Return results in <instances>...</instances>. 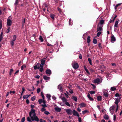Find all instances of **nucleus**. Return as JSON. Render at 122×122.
<instances>
[{
    "instance_id": "nucleus-1",
    "label": "nucleus",
    "mask_w": 122,
    "mask_h": 122,
    "mask_svg": "<svg viewBox=\"0 0 122 122\" xmlns=\"http://www.w3.org/2000/svg\"><path fill=\"white\" fill-rule=\"evenodd\" d=\"M35 111L34 109H32L30 112L29 115L32 121H35L38 122L39 120L37 117L36 116Z\"/></svg>"
},
{
    "instance_id": "nucleus-2",
    "label": "nucleus",
    "mask_w": 122,
    "mask_h": 122,
    "mask_svg": "<svg viewBox=\"0 0 122 122\" xmlns=\"http://www.w3.org/2000/svg\"><path fill=\"white\" fill-rule=\"evenodd\" d=\"M98 77L94 80V82L97 84H99L100 83H101L102 81V78L100 76L98 75L97 76Z\"/></svg>"
},
{
    "instance_id": "nucleus-3",
    "label": "nucleus",
    "mask_w": 122,
    "mask_h": 122,
    "mask_svg": "<svg viewBox=\"0 0 122 122\" xmlns=\"http://www.w3.org/2000/svg\"><path fill=\"white\" fill-rule=\"evenodd\" d=\"M61 99L63 103H63H61V106H64L65 104L68 107L70 106V105L68 102H67V100L65 97H62L61 98Z\"/></svg>"
},
{
    "instance_id": "nucleus-4",
    "label": "nucleus",
    "mask_w": 122,
    "mask_h": 122,
    "mask_svg": "<svg viewBox=\"0 0 122 122\" xmlns=\"http://www.w3.org/2000/svg\"><path fill=\"white\" fill-rule=\"evenodd\" d=\"M121 98V97H119L118 98H115V100L114 102V103L116 104V109L115 110V112H117L118 110V104L120 102V100Z\"/></svg>"
},
{
    "instance_id": "nucleus-5",
    "label": "nucleus",
    "mask_w": 122,
    "mask_h": 122,
    "mask_svg": "<svg viewBox=\"0 0 122 122\" xmlns=\"http://www.w3.org/2000/svg\"><path fill=\"white\" fill-rule=\"evenodd\" d=\"M115 109H116V105H114L110 107L109 110L111 114L113 115V114Z\"/></svg>"
},
{
    "instance_id": "nucleus-6",
    "label": "nucleus",
    "mask_w": 122,
    "mask_h": 122,
    "mask_svg": "<svg viewBox=\"0 0 122 122\" xmlns=\"http://www.w3.org/2000/svg\"><path fill=\"white\" fill-rule=\"evenodd\" d=\"M72 66L73 68L75 69H78L79 67L78 64L74 61H73L72 62Z\"/></svg>"
},
{
    "instance_id": "nucleus-7",
    "label": "nucleus",
    "mask_w": 122,
    "mask_h": 122,
    "mask_svg": "<svg viewBox=\"0 0 122 122\" xmlns=\"http://www.w3.org/2000/svg\"><path fill=\"white\" fill-rule=\"evenodd\" d=\"M103 26L100 25L99 24H98L97 26V31H102V27Z\"/></svg>"
},
{
    "instance_id": "nucleus-8",
    "label": "nucleus",
    "mask_w": 122,
    "mask_h": 122,
    "mask_svg": "<svg viewBox=\"0 0 122 122\" xmlns=\"http://www.w3.org/2000/svg\"><path fill=\"white\" fill-rule=\"evenodd\" d=\"M72 113L74 116H76L78 117H79V115L78 112L76 111L75 110H73L72 111Z\"/></svg>"
},
{
    "instance_id": "nucleus-9",
    "label": "nucleus",
    "mask_w": 122,
    "mask_h": 122,
    "mask_svg": "<svg viewBox=\"0 0 122 122\" xmlns=\"http://www.w3.org/2000/svg\"><path fill=\"white\" fill-rule=\"evenodd\" d=\"M103 94L105 97H107L108 96V92L106 90H104L103 92Z\"/></svg>"
},
{
    "instance_id": "nucleus-10",
    "label": "nucleus",
    "mask_w": 122,
    "mask_h": 122,
    "mask_svg": "<svg viewBox=\"0 0 122 122\" xmlns=\"http://www.w3.org/2000/svg\"><path fill=\"white\" fill-rule=\"evenodd\" d=\"M65 110L66 113L69 115H71L72 111L71 109H65Z\"/></svg>"
},
{
    "instance_id": "nucleus-11",
    "label": "nucleus",
    "mask_w": 122,
    "mask_h": 122,
    "mask_svg": "<svg viewBox=\"0 0 122 122\" xmlns=\"http://www.w3.org/2000/svg\"><path fill=\"white\" fill-rule=\"evenodd\" d=\"M12 21L10 19L8 18L7 20V25L8 26H10L11 24Z\"/></svg>"
},
{
    "instance_id": "nucleus-12",
    "label": "nucleus",
    "mask_w": 122,
    "mask_h": 122,
    "mask_svg": "<svg viewBox=\"0 0 122 122\" xmlns=\"http://www.w3.org/2000/svg\"><path fill=\"white\" fill-rule=\"evenodd\" d=\"M111 42L112 43H114L116 41L115 38L113 35H112L111 38Z\"/></svg>"
},
{
    "instance_id": "nucleus-13",
    "label": "nucleus",
    "mask_w": 122,
    "mask_h": 122,
    "mask_svg": "<svg viewBox=\"0 0 122 122\" xmlns=\"http://www.w3.org/2000/svg\"><path fill=\"white\" fill-rule=\"evenodd\" d=\"M79 106L80 108L85 107L86 106V104L82 102L79 104Z\"/></svg>"
},
{
    "instance_id": "nucleus-14",
    "label": "nucleus",
    "mask_w": 122,
    "mask_h": 122,
    "mask_svg": "<svg viewBox=\"0 0 122 122\" xmlns=\"http://www.w3.org/2000/svg\"><path fill=\"white\" fill-rule=\"evenodd\" d=\"M46 73L47 75H50L51 73V70L48 69L46 71Z\"/></svg>"
},
{
    "instance_id": "nucleus-15",
    "label": "nucleus",
    "mask_w": 122,
    "mask_h": 122,
    "mask_svg": "<svg viewBox=\"0 0 122 122\" xmlns=\"http://www.w3.org/2000/svg\"><path fill=\"white\" fill-rule=\"evenodd\" d=\"M104 20H102L100 21L99 22L98 24H99L100 25L103 26V25L104 24Z\"/></svg>"
},
{
    "instance_id": "nucleus-16",
    "label": "nucleus",
    "mask_w": 122,
    "mask_h": 122,
    "mask_svg": "<svg viewBox=\"0 0 122 122\" xmlns=\"http://www.w3.org/2000/svg\"><path fill=\"white\" fill-rule=\"evenodd\" d=\"M119 20V19H117V20L116 21L114 25V27H115L117 28L118 27V22Z\"/></svg>"
},
{
    "instance_id": "nucleus-17",
    "label": "nucleus",
    "mask_w": 122,
    "mask_h": 122,
    "mask_svg": "<svg viewBox=\"0 0 122 122\" xmlns=\"http://www.w3.org/2000/svg\"><path fill=\"white\" fill-rule=\"evenodd\" d=\"M87 97L91 101H93L94 99L92 97H90V95L89 93H88L87 95Z\"/></svg>"
},
{
    "instance_id": "nucleus-18",
    "label": "nucleus",
    "mask_w": 122,
    "mask_h": 122,
    "mask_svg": "<svg viewBox=\"0 0 122 122\" xmlns=\"http://www.w3.org/2000/svg\"><path fill=\"white\" fill-rule=\"evenodd\" d=\"M55 109L56 112H60L61 110V109L60 108H59L58 107H57L55 108Z\"/></svg>"
},
{
    "instance_id": "nucleus-19",
    "label": "nucleus",
    "mask_w": 122,
    "mask_h": 122,
    "mask_svg": "<svg viewBox=\"0 0 122 122\" xmlns=\"http://www.w3.org/2000/svg\"><path fill=\"white\" fill-rule=\"evenodd\" d=\"M103 118L106 120H108L109 118V117L108 115L105 114L103 116Z\"/></svg>"
},
{
    "instance_id": "nucleus-20",
    "label": "nucleus",
    "mask_w": 122,
    "mask_h": 122,
    "mask_svg": "<svg viewBox=\"0 0 122 122\" xmlns=\"http://www.w3.org/2000/svg\"><path fill=\"white\" fill-rule=\"evenodd\" d=\"M43 77L44 79L46 80H48L50 78V77H48L46 76H44Z\"/></svg>"
},
{
    "instance_id": "nucleus-21",
    "label": "nucleus",
    "mask_w": 122,
    "mask_h": 122,
    "mask_svg": "<svg viewBox=\"0 0 122 122\" xmlns=\"http://www.w3.org/2000/svg\"><path fill=\"white\" fill-rule=\"evenodd\" d=\"M97 100L98 101H101L102 99V97L100 96H99L97 97Z\"/></svg>"
},
{
    "instance_id": "nucleus-22",
    "label": "nucleus",
    "mask_w": 122,
    "mask_h": 122,
    "mask_svg": "<svg viewBox=\"0 0 122 122\" xmlns=\"http://www.w3.org/2000/svg\"><path fill=\"white\" fill-rule=\"evenodd\" d=\"M91 41L90 37V36H88L87 37V41L88 43H89Z\"/></svg>"
},
{
    "instance_id": "nucleus-23",
    "label": "nucleus",
    "mask_w": 122,
    "mask_h": 122,
    "mask_svg": "<svg viewBox=\"0 0 122 122\" xmlns=\"http://www.w3.org/2000/svg\"><path fill=\"white\" fill-rule=\"evenodd\" d=\"M88 60L89 62L90 65H92V61L91 59L90 58H88Z\"/></svg>"
},
{
    "instance_id": "nucleus-24",
    "label": "nucleus",
    "mask_w": 122,
    "mask_h": 122,
    "mask_svg": "<svg viewBox=\"0 0 122 122\" xmlns=\"http://www.w3.org/2000/svg\"><path fill=\"white\" fill-rule=\"evenodd\" d=\"M84 69H85V70L86 71V72L88 73L89 74V73L87 69V68L86 67V66H84Z\"/></svg>"
},
{
    "instance_id": "nucleus-25",
    "label": "nucleus",
    "mask_w": 122,
    "mask_h": 122,
    "mask_svg": "<svg viewBox=\"0 0 122 122\" xmlns=\"http://www.w3.org/2000/svg\"><path fill=\"white\" fill-rule=\"evenodd\" d=\"M45 63V59H44L41 61V64H44Z\"/></svg>"
},
{
    "instance_id": "nucleus-26",
    "label": "nucleus",
    "mask_w": 122,
    "mask_h": 122,
    "mask_svg": "<svg viewBox=\"0 0 122 122\" xmlns=\"http://www.w3.org/2000/svg\"><path fill=\"white\" fill-rule=\"evenodd\" d=\"M89 92L91 94H95V92L94 91H90Z\"/></svg>"
},
{
    "instance_id": "nucleus-27",
    "label": "nucleus",
    "mask_w": 122,
    "mask_h": 122,
    "mask_svg": "<svg viewBox=\"0 0 122 122\" xmlns=\"http://www.w3.org/2000/svg\"><path fill=\"white\" fill-rule=\"evenodd\" d=\"M102 31H99L98 32L97 34V36L99 37L100 35L101 34L102 32Z\"/></svg>"
},
{
    "instance_id": "nucleus-28",
    "label": "nucleus",
    "mask_w": 122,
    "mask_h": 122,
    "mask_svg": "<svg viewBox=\"0 0 122 122\" xmlns=\"http://www.w3.org/2000/svg\"><path fill=\"white\" fill-rule=\"evenodd\" d=\"M72 99L75 102H77V98L75 97H72Z\"/></svg>"
},
{
    "instance_id": "nucleus-29",
    "label": "nucleus",
    "mask_w": 122,
    "mask_h": 122,
    "mask_svg": "<svg viewBox=\"0 0 122 122\" xmlns=\"http://www.w3.org/2000/svg\"><path fill=\"white\" fill-rule=\"evenodd\" d=\"M16 36L15 35H14L13 36V40H12V41H15L16 40Z\"/></svg>"
},
{
    "instance_id": "nucleus-30",
    "label": "nucleus",
    "mask_w": 122,
    "mask_h": 122,
    "mask_svg": "<svg viewBox=\"0 0 122 122\" xmlns=\"http://www.w3.org/2000/svg\"><path fill=\"white\" fill-rule=\"evenodd\" d=\"M93 43L95 44H96L97 43V40L96 39H94L93 40Z\"/></svg>"
},
{
    "instance_id": "nucleus-31",
    "label": "nucleus",
    "mask_w": 122,
    "mask_h": 122,
    "mask_svg": "<svg viewBox=\"0 0 122 122\" xmlns=\"http://www.w3.org/2000/svg\"><path fill=\"white\" fill-rule=\"evenodd\" d=\"M116 87H111V89L112 91H114L116 90Z\"/></svg>"
},
{
    "instance_id": "nucleus-32",
    "label": "nucleus",
    "mask_w": 122,
    "mask_h": 122,
    "mask_svg": "<svg viewBox=\"0 0 122 122\" xmlns=\"http://www.w3.org/2000/svg\"><path fill=\"white\" fill-rule=\"evenodd\" d=\"M69 24L70 25H72V21L71 20V19H70L69 20Z\"/></svg>"
},
{
    "instance_id": "nucleus-33",
    "label": "nucleus",
    "mask_w": 122,
    "mask_h": 122,
    "mask_svg": "<svg viewBox=\"0 0 122 122\" xmlns=\"http://www.w3.org/2000/svg\"><path fill=\"white\" fill-rule=\"evenodd\" d=\"M39 39L41 42H43L44 41L42 37L41 36H40Z\"/></svg>"
},
{
    "instance_id": "nucleus-34",
    "label": "nucleus",
    "mask_w": 122,
    "mask_h": 122,
    "mask_svg": "<svg viewBox=\"0 0 122 122\" xmlns=\"http://www.w3.org/2000/svg\"><path fill=\"white\" fill-rule=\"evenodd\" d=\"M29 97L28 95H27L25 96H23V98L25 99L28 98Z\"/></svg>"
},
{
    "instance_id": "nucleus-35",
    "label": "nucleus",
    "mask_w": 122,
    "mask_h": 122,
    "mask_svg": "<svg viewBox=\"0 0 122 122\" xmlns=\"http://www.w3.org/2000/svg\"><path fill=\"white\" fill-rule=\"evenodd\" d=\"M51 97V96L50 95L47 94L46 95V97L47 98H48V100H50V98Z\"/></svg>"
},
{
    "instance_id": "nucleus-36",
    "label": "nucleus",
    "mask_w": 122,
    "mask_h": 122,
    "mask_svg": "<svg viewBox=\"0 0 122 122\" xmlns=\"http://www.w3.org/2000/svg\"><path fill=\"white\" fill-rule=\"evenodd\" d=\"M10 31V27H8V29L6 30V32L7 33H8Z\"/></svg>"
},
{
    "instance_id": "nucleus-37",
    "label": "nucleus",
    "mask_w": 122,
    "mask_h": 122,
    "mask_svg": "<svg viewBox=\"0 0 122 122\" xmlns=\"http://www.w3.org/2000/svg\"><path fill=\"white\" fill-rule=\"evenodd\" d=\"M13 70L12 69H10V71L9 72V74L10 76L11 75V74L13 72Z\"/></svg>"
},
{
    "instance_id": "nucleus-38",
    "label": "nucleus",
    "mask_w": 122,
    "mask_h": 122,
    "mask_svg": "<svg viewBox=\"0 0 122 122\" xmlns=\"http://www.w3.org/2000/svg\"><path fill=\"white\" fill-rule=\"evenodd\" d=\"M54 15L53 14H51L50 15V17L52 19H54Z\"/></svg>"
},
{
    "instance_id": "nucleus-39",
    "label": "nucleus",
    "mask_w": 122,
    "mask_h": 122,
    "mask_svg": "<svg viewBox=\"0 0 122 122\" xmlns=\"http://www.w3.org/2000/svg\"><path fill=\"white\" fill-rule=\"evenodd\" d=\"M22 20H23L22 21V25H23V26L24 25V24L25 23V19H24L23 18Z\"/></svg>"
},
{
    "instance_id": "nucleus-40",
    "label": "nucleus",
    "mask_w": 122,
    "mask_h": 122,
    "mask_svg": "<svg viewBox=\"0 0 122 122\" xmlns=\"http://www.w3.org/2000/svg\"><path fill=\"white\" fill-rule=\"evenodd\" d=\"M43 100L42 99H40L38 101V102L39 104H41Z\"/></svg>"
},
{
    "instance_id": "nucleus-41",
    "label": "nucleus",
    "mask_w": 122,
    "mask_h": 122,
    "mask_svg": "<svg viewBox=\"0 0 122 122\" xmlns=\"http://www.w3.org/2000/svg\"><path fill=\"white\" fill-rule=\"evenodd\" d=\"M26 67V66L25 65H23L22 66H21V70H23L24 68H25Z\"/></svg>"
},
{
    "instance_id": "nucleus-42",
    "label": "nucleus",
    "mask_w": 122,
    "mask_h": 122,
    "mask_svg": "<svg viewBox=\"0 0 122 122\" xmlns=\"http://www.w3.org/2000/svg\"><path fill=\"white\" fill-rule=\"evenodd\" d=\"M69 92L71 93V94H72L73 93V90L71 89H69Z\"/></svg>"
},
{
    "instance_id": "nucleus-43",
    "label": "nucleus",
    "mask_w": 122,
    "mask_h": 122,
    "mask_svg": "<svg viewBox=\"0 0 122 122\" xmlns=\"http://www.w3.org/2000/svg\"><path fill=\"white\" fill-rule=\"evenodd\" d=\"M88 112V111L86 110H85L84 111H83L82 112V113L83 114H84L85 113H86Z\"/></svg>"
},
{
    "instance_id": "nucleus-44",
    "label": "nucleus",
    "mask_w": 122,
    "mask_h": 122,
    "mask_svg": "<svg viewBox=\"0 0 122 122\" xmlns=\"http://www.w3.org/2000/svg\"><path fill=\"white\" fill-rule=\"evenodd\" d=\"M116 115L114 114L113 115V120L114 121H116Z\"/></svg>"
},
{
    "instance_id": "nucleus-45",
    "label": "nucleus",
    "mask_w": 122,
    "mask_h": 122,
    "mask_svg": "<svg viewBox=\"0 0 122 122\" xmlns=\"http://www.w3.org/2000/svg\"><path fill=\"white\" fill-rule=\"evenodd\" d=\"M41 96H42V98H43V99H44V95L43 94L42 92H41Z\"/></svg>"
},
{
    "instance_id": "nucleus-46",
    "label": "nucleus",
    "mask_w": 122,
    "mask_h": 122,
    "mask_svg": "<svg viewBox=\"0 0 122 122\" xmlns=\"http://www.w3.org/2000/svg\"><path fill=\"white\" fill-rule=\"evenodd\" d=\"M27 121L28 122H31L30 118L29 117H28L27 118Z\"/></svg>"
},
{
    "instance_id": "nucleus-47",
    "label": "nucleus",
    "mask_w": 122,
    "mask_h": 122,
    "mask_svg": "<svg viewBox=\"0 0 122 122\" xmlns=\"http://www.w3.org/2000/svg\"><path fill=\"white\" fill-rule=\"evenodd\" d=\"M58 88L61 91V85H58Z\"/></svg>"
},
{
    "instance_id": "nucleus-48",
    "label": "nucleus",
    "mask_w": 122,
    "mask_h": 122,
    "mask_svg": "<svg viewBox=\"0 0 122 122\" xmlns=\"http://www.w3.org/2000/svg\"><path fill=\"white\" fill-rule=\"evenodd\" d=\"M115 96L116 97H120V95L118 93H117L115 94Z\"/></svg>"
},
{
    "instance_id": "nucleus-49",
    "label": "nucleus",
    "mask_w": 122,
    "mask_h": 122,
    "mask_svg": "<svg viewBox=\"0 0 122 122\" xmlns=\"http://www.w3.org/2000/svg\"><path fill=\"white\" fill-rule=\"evenodd\" d=\"M14 41H11L10 42L11 45V46H13L14 45Z\"/></svg>"
},
{
    "instance_id": "nucleus-50",
    "label": "nucleus",
    "mask_w": 122,
    "mask_h": 122,
    "mask_svg": "<svg viewBox=\"0 0 122 122\" xmlns=\"http://www.w3.org/2000/svg\"><path fill=\"white\" fill-rule=\"evenodd\" d=\"M79 58L80 59H82V55L81 54H79Z\"/></svg>"
},
{
    "instance_id": "nucleus-51",
    "label": "nucleus",
    "mask_w": 122,
    "mask_h": 122,
    "mask_svg": "<svg viewBox=\"0 0 122 122\" xmlns=\"http://www.w3.org/2000/svg\"><path fill=\"white\" fill-rule=\"evenodd\" d=\"M41 105L44 108L45 107H47V106L45 104H42Z\"/></svg>"
},
{
    "instance_id": "nucleus-52",
    "label": "nucleus",
    "mask_w": 122,
    "mask_h": 122,
    "mask_svg": "<svg viewBox=\"0 0 122 122\" xmlns=\"http://www.w3.org/2000/svg\"><path fill=\"white\" fill-rule=\"evenodd\" d=\"M98 46L100 49H101L102 48L101 44V43H99L98 44Z\"/></svg>"
},
{
    "instance_id": "nucleus-53",
    "label": "nucleus",
    "mask_w": 122,
    "mask_h": 122,
    "mask_svg": "<svg viewBox=\"0 0 122 122\" xmlns=\"http://www.w3.org/2000/svg\"><path fill=\"white\" fill-rule=\"evenodd\" d=\"M25 117H23L21 119V121L22 122H24L25 121Z\"/></svg>"
},
{
    "instance_id": "nucleus-54",
    "label": "nucleus",
    "mask_w": 122,
    "mask_h": 122,
    "mask_svg": "<svg viewBox=\"0 0 122 122\" xmlns=\"http://www.w3.org/2000/svg\"><path fill=\"white\" fill-rule=\"evenodd\" d=\"M35 98L36 97L35 96H34L33 97H32L31 98V100L32 101H34L35 99Z\"/></svg>"
},
{
    "instance_id": "nucleus-55",
    "label": "nucleus",
    "mask_w": 122,
    "mask_h": 122,
    "mask_svg": "<svg viewBox=\"0 0 122 122\" xmlns=\"http://www.w3.org/2000/svg\"><path fill=\"white\" fill-rule=\"evenodd\" d=\"M69 86H68V87L69 89H70L71 88H72V86L70 84L69 85Z\"/></svg>"
},
{
    "instance_id": "nucleus-56",
    "label": "nucleus",
    "mask_w": 122,
    "mask_h": 122,
    "mask_svg": "<svg viewBox=\"0 0 122 122\" xmlns=\"http://www.w3.org/2000/svg\"><path fill=\"white\" fill-rule=\"evenodd\" d=\"M57 9L58 10V11H59L60 13H61V9L60 8H59L58 7L57 8Z\"/></svg>"
},
{
    "instance_id": "nucleus-57",
    "label": "nucleus",
    "mask_w": 122,
    "mask_h": 122,
    "mask_svg": "<svg viewBox=\"0 0 122 122\" xmlns=\"http://www.w3.org/2000/svg\"><path fill=\"white\" fill-rule=\"evenodd\" d=\"M46 109L44 108L43 107L41 109V111L42 112H44L46 110Z\"/></svg>"
},
{
    "instance_id": "nucleus-58",
    "label": "nucleus",
    "mask_w": 122,
    "mask_h": 122,
    "mask_svg": "<svg viewBox=\"0 0 122 122\" xmlns=\"http://www.w3.org/2000/svg\"><path fill=\"white\" fill-rule=\"evenodd\" d=\"M41 90L40 88H38L37 89V93H39L40 91Z\"/></svg>"
},
{
    "instance_id": "nucleus-59",
    "label": "nucleus",
    "mask_w": 122,
    "mask_h": 122,
    "mask_svg": "<svg viewBox=\"0 0 122 122\" xmlns=\"http://www.w3.org/2000/svg\"><path fill=\"white\" fill-rule=\"evenodd\" d=\"M64 94L66 97L67 98H68L69 97V96L66 93H64Z\"/></svg>"
},
{
    "instance_id": "nucleus-60",
    "label": "nucleus",
    "mask_w": 122,
    "mask_h": 122,
    "mask_svg": "<svg viewBox=\"0 0 122 122\" xmlns=\"http://www.w3.org/2000/svg\"><path fill=\"white\" fill-rule=\"evenodd\" d=\"M120 5V4H118L115 7V9H117L118 6L119 5Z\"/></svg>"
},
{
    "instance_id": "nucleus-61",
    "label": "nucleus",
    "mask_w": 122,
    "mask_h": 122,
    "mask_svg": "<svg viewBox=\"0 0 122 122\" xmlns=\"http://www.w3.org/2000/svg\"><path fill=\"white\" fill-rule=\"evenodd\" d=\"M44 113L46 115H48L50 113L48 112L47 111H45Z\"/></svg>"
},
{
    "instance_id": "nucleus-62",
    "label": "nucleus",
    "mask_w": 122,
    "mask_h": 122,
    "mask_svg": "<svg viewBox=\"0 0 122 122\" xmlns=\"http://www.w3.org/2000/svg\"><path fill=\"white\" fill-rule=\"evenodd\" d=\"M78 117V121L79 122H81V118L80 117Z\"/></svg>"
},
{
    "instance_id": "nucleus-63",
    "label": "nucleus",
    "mask_w": 122,
    "mask_h": 122,
    "mask_svg": "<svg viewBox=\"0 0 122 122\" xmlns=\"http://www.w3.org/2000/svg\"><path fill=\"white\" fill-rule=\"evenodd\" d=\"M40 121L41 122H46L45 121L42 119H41L40 120Z\"/></svg>"
},
{
    "instance_id": "nucleus-64",
    "label": "nucleus",
    "mask_w": 122,
    "mask_h": 122,
    "mask_svg": "<svg viewBox=\"0 0 122 122\" xmlns=\"http://www.w3.org/2000/svg\"><path fill=\"white\" fill-rule=\"evenodd\" d=\"M43 70V68H40V71L41 72H42Z\"/></svg>"
}]
</instances>
